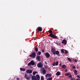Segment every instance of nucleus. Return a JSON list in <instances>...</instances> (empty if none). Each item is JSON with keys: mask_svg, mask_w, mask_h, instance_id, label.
Here are the masks:
<instances>
[{"mask_svg": "<svg viewBox=\"0 0 80 80\" xmlns=\"http://www.w3.org/2000/svg\"><path fill=\"white\" fill-rule=\"evenodd\" d=\"M18 79H19V78H18Z\"/></svg>", "mask_w": 80, "mask_h": 80, "instance_id": "c03bdc74", "label": "nucleus"}, {"mask_svg": "<svg viewBox=\"0 0 80 80\" xmlns=\"http://www.w3.org/2000/svg\"><path fill=\"white\" fill-rule=\"evenodd\" d=\"M71 80H75V78H70Z\"/></svg>", "mask_w": 80, "mask_h": 80, "instance_id": "c756f323", "label": "nucleus"}, {"mask_svg": "<svg viewBox=\"0 0 80 80\" xmlns=\"http://www.w3.org/2000/svg\"><path fill=\"white\" fill-rule=\"evenodd\" d=\"M35 50L36 52H38V48H35Z\"/></svg>", "mask_w": 80, "mask_h": 80, "instance_id": "f3484780", "label": "nucleus"}, {"mask_svg": "<svg viewBox=\"0 0 80 80\" xmlns=\"http://www.w3.org/2000/svg\"><path fill=\"white\" fill-rule=\"evenodd\" d=\"M51 51L54 55H58V57H60V52L58 51H56L55 49L52 48L51 49Z\"/></svg>", "mask_w": 80, "mask_h": 80, "instance_id": "f257e3e1", "label": "nucleus"}, {"mask_svg": "<svg viewBox=\"0 0 80 80\" xmlns=\"http://www.w3.org/2000/svg\"><path fill=\"white\" fill-rule=\"evenodd\" d=\"M62 43H63V44H65V45H66L67 44V40H63V41L62 42Z\"/></svg>", "mask_w": 80, "mask_h": 80, "instance_id": "f8f14e48", "label": "nucleus"}, {"mask_svg": "<svg viewBox=\"0 0 80 80\" xmlns=\"http://www.w3.org/2000/svg\"><path fill=\"white\" fill-rule=\"evenodd\" d=\"M32 70H28L26 71V73H32Z\"/></svg>", "mask_w": 80, "mask_h": 80, "instance_id": "1a4fd4ad", "label": "nucleus"}, {"mask_svg": "<svg viewBox=\"0 0 80 80\" xmlns=\"http://www.w3.org/2000/svg\"><path fill=\"white\" fill-rule=\"evenodd\" d=\"M69 78H72V75H71L69 76Z\"/></svg>", "mask_w": 80, "mask_h": 80, "instance_id": "72a5a7b5", "label": "nucleus"}, {"mask_svg": "<svg viewBox=\"0 0 80 80\" xmlns=\"http://www.w3.org/2000/svg\"><path fill=\"white\" fill-rule=\"evenodd\" d=\"M32 65V64H31V62H29L28 63V66H30V65Z\"/></svg>", "mask_w": 80, "mask_h": 80, "instance_id": "cd10ccee", "label": "nucleus"}, {"mask_svg": "<svg viewBox=\"0 0 80 80\" xmlns=\"http://www.w3.org/2000/svg\"><path fill=\"white\" fill-rule=\"evenodd\" d=\"M41 80H44V78L43 76H42L41 77Z\"/></svg>", "mask_w": 80, "mask_h": 80, "instance_id": "bb28decb", "label": "nucleus"}, {"mask_svg": "<svg viewBox=\"0 0 80 80\" xmlns=\"http://www.w3.org/2000/svg\"><path fill=\"white\" fill-rule=\"evenodd\" d=\"M68 60L69 61V62H72V60H71V59H70V58H68Z\"/></svg>", "mask_w": 80, "mask_h": 80, "instance_id": "c85d7f7f", "label": "nucleus"}, {"mask_svg": "<svg viewBox=\"0 0 80 80\" xmlns=\"http://www.w3.org/2000/svg\"><path fill=\"white\" fill-rule=\"evenodd\" d=\"M45 56H46V57L47 58H49L50 56V54L48 52H46L45 54Z\"/></svg>", "mask_w": 80, "mask_h": 80, "instance_id": "0eeeda50", "label": "nucleus"}, {"mask_svg": "<svg viewBox=\"0 0 80 80\" xmlns=\"http://www.w3.org/2000/svg\"><path fill=\"white\" fill-rule=\"evenodd\" d=\"M28 77V76L26 74H25V78H27Z\"/></svg>", "mask_w": 80, "mask_h": 80, "instance_id": "473e14b6", "label": "nucleus"}, {"mask_svg": "<svg viewBox=\"0 0 80 80\" xmlns=\"http://www.w3.org/2000/svg\"><path fill=\"white\" fill-rule=\"evenodd\" d=\"M29 57L32 58H35L36 57V53L35 52H32V54L29 55Z\"/></svg>", "mask_w": 80, "mask_h": 80, "instance_id": "20e7f679", "label": "nucleus"}, {"mask_svg": "<svg viewBox=\"0 0 80 80\" xmlns=\"http://www.w3.org/2000/svg\"><path fill=\"white\" fill-rule=\"evenodd\" d=\"M74 73L75 75H78V74H77V71L76 70H74Z\"/></svg>", "mask_w": 80, "mask_h": 80, "instance_id": "2eb2a0df", "label": "nucleus"}, {"mask_svg": "<svg viewBox=\"0 0 80 80\" xmlns=\"http://www.w3.org/2000/svg\"><path fill=\"white\" fill-rule=\"evenodd\" d=\"M76 80H80V78H77Z\"/></svg>", "mask_w": 80, "mask_h": 80, "instance_id": "79ce46f5", "label": "nucleus"}, {"mask_svg": "<svg viewBox=\"0 0 80 80\" xmlns=\"http://www.w3.org/2000/svg\"><path fill=\"white\" fill-rule=\"evenodd\" d=\"M68 53V51L67 50H65V54H67Z\"/></svg>", "mask_w": 80, "mask_h": 80, "instance_id": "7c9ffc66", "label": "nucleus"}, {"mask_svg": "<svg viewBox=\"0 0 80 80\" xmlns=\"http://www.w3.org/2000/svg\"><path fill=\"white\" fill-rule=\"evenodd\" d=\"M36 30H38V32H42L43 29H42V28L41 27H38L36 29Z\"/></svg>", "mask_w": 80, "mask_h": 80, "instance_id": "39448f33", "label": "nucleus"}, {"mask_svg": "<svg viewBox=\"0 0 80 80\" xmlns=\"http://www.w3.org/2000/svg\"><path fill=\"white\" fill-rule=\"evenodd\" d=\"M30 62L32 65H35V62H34V61L33 60L31 61Z\"/></svg>", "mask_w": 80, "mask_h": 80, "instance_id": "ddd939ff", "label": "nucleus"}, {"mask_svg": "<svg viewBox=\"0 0 80 80\" xmlns=\"http://www.w3.org/2000/svg\"><path fill=\"white\" fill-rule=\"evenodd\" d=\"M48 32L50 34L52 33H53V31H52L51 30H49L48 31Z\"/></svg>", "mask_w": 80, "mask_h": 80, "instance_id": "6ab92c4d", "label": "nucleus"}, {"mask_svg": "<svg viewBox=\"0 0 80 80\" xmlns=\"http://www.w3.org/2000/svg\"><path fill=\"white\" fill-rule=\"evenodd\" d=\"M65 72H67V69H66L65 70Z\"/></svg>", "mask_w": 80, "mask_h": 80, "instance_id": "58836bf2", "label": "nucleus"}, {"mask_svg": "<svg viewBox=\"0 0 80 80\" xmlns=\"http://www.w3.org/2000/svg\"><path fill=\"white\" fill-rule=\"evenodd\" d=\"M42 52H45V51H44V50H43V49L42 50Z\"/></svg>", "mask_w": 80, "mask_h": 80, "instance_id": "ea45409f", "label": "nucleus"}, {"mask_svg": "<svg viewBox=\"0 0 80 80\" xmlns=\"http://www.w3.org/2000/svg\"><path fill=\"white\" fill-rule=\"evenodd\" d=\"M65 75H66V76H68V75H70V74L68 73H66V74H65Z\"/></svg>", "mask_w": 80, "mask_h": 80, "instance_id": "393cba45", "label": "nucleus"}, {"mask_svg": "<svg viewBox=\"0 0 80 80\" xmlns=\"http://www.w3.org/2000/svg\"><path fill=\"white\" fill-rule=\"evenodd\" d=\"M41 71H42V72L43 73V74H45V73H46V71L45 70L44 68H42V69Z\"/></svg>", "mask_w": 80, "mask_h": 80, "instance_id": "9d476101", "label": "nucleus"}, {"mask_svg": "<svg viewBox=\"0 0 80 80\" xmlns=\"http://www.w3.org/2000/svg\"><path fill=\"white\" fill-rule=\"evenodd\" d=\"M36 60L38 62H40V56H37L36 57Z\"/></svg>", "mask_w": 80, "mask_h": 80, "instance_id": "9b49d317", "label": "nucleus"}, {"mask_svg": "<svg viewBox=\"0 0 80 80\" xmlns=\"http://www.w3.org/2000/svg\"><path fill=\"white\" fill-rule=\"evenodd\" d=\"M77 68H78V67H77Z\"/></svg>", "mask_w": 80, "mask_h": 80, "instance_id": "37998d69", "label": "nucleus"}, {"mask_svg": "<svg viewBox=\"0 0 80 80\" xmlns=\"http://www.w3.org/2000/svg\"><path fill=\"white\" fill-rule=\"evenodd\" d=\"M32 80H40V77L38 74H37L35 76L33 75L31 77Z\"/></svg>", "mask_w": 80, "mask_h": 80, "instance_id": "f03ea898", "label": "nucleus"}, {"mask_svg": "<svg viewBox=\"0 0 80 80\" xmlns=\"http://www.w3.org/2000/svg\"><path fill=\"white\" fill-rule=\"evenodd\" d=\"M20 70H21V71H25V68H20Z\"/></svg>", "mask_w": 80, "mask_h": 80, "instance_id": "dca6fc26", "label": "nucleus"}, {"mask_svg": "<svg viewBox=\"0 0 80 80\" xmlns=\"http://www.w3.org/2000/svg\"><path fill=\"white\" fill-rule=\"evenodd\" d=\"M62 68H63L64 69H65V68H66V66L65 65H63L62 66Z\"/></svg>", "mask_w": 80, "mask_h": 80, "instance_id": "a211bd4d", "label": "nucleus"}, {"mask_svg": "<svg viewBox=\"0 0 80 80\" xmlns=\"http://www.w3.org/2000/svg\"><path fill=\"white\" fill-rule=\"evenodd\" d=\"M45 63L46 64V65H47V62H45Z\"/></svg>", "mask_w": 80, "mask_h": 80, "instance_id": "a19ab883", "label": "nucleus"}, {"mask_svg": "<svg viewBox=\"0 0 80 80\" xmlns=\"http://www.w3.org/2000/svg\"><path fill=\"white\" fill-rule=\"evenodd\" d=\"M48 37H50L52 38H54L57 39L58 38V37L56 36L55 35L53 34L52 33H50L49 35H48Z\"/></svg>", "mask_w": 80, "mask_h": 80, "instance_id": "7ed1b4c3", "label": "nucleus"}, {"mask_svg": "<svg viewBox=\"0 0 80 80\" xmlns=\"http://www.w3.org/2000/svg\"><path fill=\"white\" fill-rule=\"evenodd\" d=\"M72 68L74 69H75V68H76V67H75V66H74L72 67Z\"/></svg>", "mask_w": 80, "mask_h": 80, "instance_id": "c9c22d12", "label": "nucleus"}, {"mask_svg": "<svg viewBox=\"0 0 80 80\" xmlns=\"http://www.w3.org/2000/svg\"><path fill=\"white\" fill-rule=\"evenodd\" d=\"M77 78H78L80 79V76H79V75H77Z\"/></svg>", "mask_w": 80, "mask_h": 80, "instance_id": "f704fd0d", "label": "nucleus"}, {"mask_svg": "<svg viewBox=\"0 0 80 80\" xmlns=\"http://www.w3.org/2000/svg\"><path fill=\"white\" fill-rule=\"evenodd\" d=\"M45 68H48V67L47 66V65H45Z\"/></svg>", "mask_w": 80, "mask_h": 80, "instance_id": "e433bc0d", "label": "nucleus"}, {"mask_svg": "<svg viewBox=\"0 0 80 80\" xmlns=\"http://www.w3.org/2000/svg\"><path fill=\"white\" fill-rule=\"evenodd\" d=\"M61 52L62 53H65L64 51H63V49L61 50Z\"/></svg>", "mask_w": 80, "mask_h": 80, "instance_id": "a878e982", "label": "nucleus"}, {"mask_svg": "<svg viewBox=\"0 0 80 80\" xmlns=\"http://www.w3.org/2000/svg\"><path fill=\"white\" fill-rule=\"evenodd\" d=\"M37 54L38 55H41V52L40 51L38 52L37 53Z\"/></svg>", "mask_w": 80, "mask_h": 80, "instance_id": "aec40b11", "label": "nucleus"}, {"mask_svg": "<svg viewBox=\"0 0 80 80\" xmlns=\"http://www.w3.org/2000/svg\"><path fill=\"white\" fill-rule=\"evenodd\" d=\"M37 66L38 68H42L43 67V64L41 62L38 63L37 64Z\"/></svg>", "mask_w": 80, "mask_h": 80, "instance_id": "423d86ee", "label": "nucleus"}, {"mask_svg": "<svg viewBox=\"0 0 80 80\" xmlns=\"http://www.w3.org/2000/svg\"><path fill=\"white\" fill-rule=\"evenodd\" d=\"M45 76L46 77H52V73H48L45 75Z\"/></svg>", "mask_w": 80, "mask_h": 80, "instance_id": "6e6552de", "label": "nucleus"}, {"mask_svg": "<svg viewBox=\"0 0 80 80\" xmlns=\"http://www.w3.org/2000/svg\"><path fill=\"white\" fill-rule=\"evenodd\" d=\"M74 61L75 62H77V60L75 59L74 60Z\"/></svg>", "mask_w": 80, "mask_h": 80, "instance_id": "4c0bfd02", "label": "nucleus"}, {"mask_svg": "<svg viewBox=\"0 0 80 80\" xmlns=\"http://www.w3.org/2000/svg\"><path fill=\"white\" fill-rule=\"evenodd\" d=\"M36 73H37V72L34 71L33 72L32 74L35 75V74H36Z\"/></svg>", "mask_w": 80, "mask_h": 80, "instance_id": "4be33fe9", "label": "nucleus"}, {"mask_svg": "<svg viewBox=\"0 0 80 80\" xmlns=\"http://www.w3.org/2000/svg\"><path fill=\"white\" fill-rule=\"evenodd\" d=\"M47 80H52V78L50 77L48 78Z\"/></svg>", "mask_w": 80, "mask_h": 80, "instance_id": "412c9836", "label": "nucleus"}, {"mask_svg": "<svg viewBox=\"0 0 80 80\" xmlns=\"http://www.w3.org/2000/svg\"><path fill=\"white\" fill-rule=\"evenodd\" d=\"M52 65L53 66H55V62H54L52 64Z\"/></svg>", "mask_w": 80, "mask_h": 80, "instance_id": "2f4dec72", "label": "nucleus"}, {"mask_svg": "<svg viewBox=\"0 0 80 80\" xmlns=\"http://www.w3.org/2000/svg\"><path fill=\"white\" fill-rule=\"evenodd\" d=\"M56 75L57 76H59V75H60V72L58 71V72L56 74Z\"/></svg>", "mask_w": 80, "mask_h": 80, "instance_id": "4468645a", "label": "nucleus"}, {"mask_svg": "<svg viewBox=\"0 0 80 80\" xmlns=\"http://www.w3.org/2000/svg\"><path fill=\"white\" fill-rule=\"evenodd\" d=\"M26 80H29L30 79V78L29 76H28L27 78H26Z\"/></svg>", "mask_w": 80, "mask_h": 80, "instance_id": "5701e85b", "label": "nucleus"}, {"mask_svg": "<svg viewBox=\"0 0 80 80\" xmlns=\"http://www.w3.org/2000/svg\"><path fill=\"white\" fill-rule=\"evenodd\" d=\"M58 61H56V62H55V64L56 66L58 65Z\"/></svg>", "mask_w": 80, "mask_h": 80, "instance_id": "b1692460", "label": "nucleus"}]
</instances>
